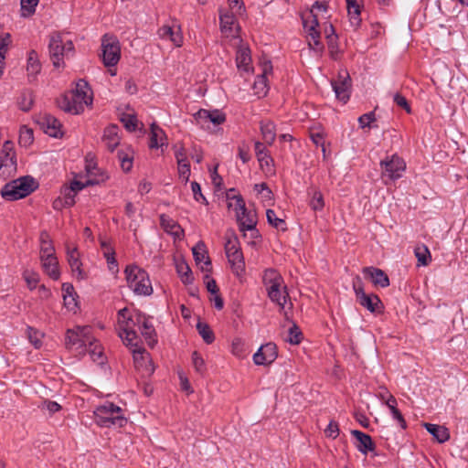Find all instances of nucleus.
Instances as JSON below:
<instances>
[{
  "label": "nucleus",
  "mask_w": 468,
  "mask_h": 468,
  "mask_svg": "<svg viewBox=\"0 0 468 468\" xmlns=\"http://www.w3.org/2000/svg\"><path fill=\"white\" fill-rule=\"evenodd\" d=\"M125 279L130 289L137 295L150 296L153 287L148 273L137 265H127Z\"/></svg>",
  "instance_id": "2"
},
{
  "label": "nucleus",
  "mask_w": 468,
  "mask_h": 468,
  "mask_svg": "<svg viewBox=\"0 0 468 468\" xmlns=\"http://www.w3.org/2000/svg\"><path fill=\"white\" fill-rule=\"evenodd\" d=\"M225 253L236 275H240L245 271V261L240 249L238 236L232 229H228L225 234Z\"/></svg>",
  "instance_id": "3"
},
{
  "label": "nucleus",
  "mask_w": 468,
  "mask_h": 468,
  "mask_svg": "<svg viewBox=\"0 0 468 468\" xmlns=\"http://www.w3.org/2000/svg\"><path fill=\"white\" fill-rule=\"evenodd\" d=\"M210 177L215 189L218 191L221 190L223 186V178L218 173V165H215L212 170H210Z\"/></svg>",
  "instance_id": "62"
},
{
  "label": "nucleus",
  "mask_w": 468,
  "mask_h": 468,
  "mask_svg": "<svg viewBox=\"0 0 468 468\" xmlns=\"http://www.w3.org/2000/svg\"><path fill=\"white\" fill-rule=\"evenodd\" d=\"M308 37H310L308 45L311 49L315 52H322L324 50V45L320 40V32L314 31V29L308 28Z\"/></svg>",
  "instance_id": "46"
},
{
  "label": "nucleus",
  "mask_w": 468,
  "mask_h": 468,
  "mask_svg": "<svg viewBox=\"0 0 468 468\" xmlns=\"http://www.w3.org/2000/svg\"><path fill=\"white\" fill-rule=\"evenodd\" d=\"M331 85L335 97L346 103L350 98L351 78L349 73L346 70H341L337 79L331 80Z\"/></svg>",
  "instance_id": "9"
},
{
  "label": "nucleus",
  "mask_w": 468,
  "mask_h": 468,
  "mask_svg": "<svg viewBox=\"0 0 468 468\" xmlns=\"http://www.w3.org/2000/svg\"><path fill=\"white\" fill-rule=\"evenodd\" d=\"M10 43V34H5V37L0 38V77L3 74L2 62L5 59V54L7 50V47Z\"/></svg>",
  "instance_id": "54"
},
{
  "label": "nucleus",
  "mask_w": 468,
  "mask_h": 468,
  "mask_svg": "<svg viewBox=\"0 0 468 468\" xmlns=\"http://www.w3.org/2000/svg\"><path fill=\"white\" fill-rule=\"evenodd\" d=\"M34 141L33 130L27 127L26 125L22 126L19 130V137L18 144L22 147H28L32 144Z\"/></svg>",
  "instance_id": "44"
},
{
  "label": "nucleus",
  "mask_w": 468,
  "mask_h": 468,
  "mask_svg": "<svg viewBox=\"0 0 468 468\" xmlns=\"http://www.w3.org/2000/svg\"><path fill=\"white\" fill-rule=\"evenodd\" d=\"M191 189L193 192L194 199L197 202H201L205 205H207L208 202L206 197L202 194L201 186L197 181L191 182Z\"/></svg>",
  "instance_id": "55"
},
{
  "label": "nucleus",
  "mask_w": 468,
  "mask_h": 468,
  "mask_svg": "<svg viewBox=\"0 0 468 468\" xmlns=\"http://www.w3.org/2000/svg\"><path fill=\"white\" fill-rule=\"evenodd\" d=\"M160 225L165 231H171L175 228H179L174 219L165 214H161L159 217Z\"/></svg>",
  "instance_id": "57"
},
{
  "label": "nucleus",
  "mask_w": 468,
  "mask_h": 468,
  "mask_svg": "<svg viewBox=\"0 0 468 468\" xmlns=\"http://www.w3.org/2000/svg\"><path fill=\"white\" fill-rule=\"evenodd\" d=\"M427 431L439 442L443 443L450 439V431L445 426L424 423Z\"/></svg>",
  "instance_id": "22"
},
{
  "label": "nucleus",
  "mask_w": 468,
  "mask_h": 468,
  "mask_svg": "<svg viewBox=\"0 0 468 468\" xmlns=\"http://www.w3.org/2000/svg\"><path fill=\"white\" fill-rule=\"evenodd\" d=\"M17 171L16 155H0V177L6 180L13 177Z\"/></svg>",
  "instance_id": "15"
},
{
  "label": "nucleus",
  "mask_w": 468,
  "mask_h": 468,
  "mask_svg": "<svg viewBox=\"0 0 468 468\" xmlns=\"http://www.w3.org/2000/svg\"><path fill=\"white\" fill-rule=\"evenodd\" d=\"M331 33L326 30V41L331 58L334 60L338 59L339 48H338V36L335 33V27L330 24Z\"/></svg>",
  "instance_id": "35"
},
{
  "label": "nucleus",
  "mask_w": 468,
  "mask_h": 468,
  "mask_svg": "<svg viewBox=\"0 0 468 468\" xmlns=\"http://www.w3.org/2000/svg\"><path fill=\"white\" fill-rule=\"evenodd\" d=\"M131 322H133V317H129L127 319L125 325H122V332L119 333V336L122 338L123 344L132 350L133 348H137L140 346H138V335L133 329Z\"/></svg>",
  "instance_id": "16"
},
{
  "label": "nucleus",
  "mask_w": 468,
  "mask_h": 468,
  "mask_svg": "<svg viewBox=\"0 0 468 468\" xmlns=\"http://www.w3.org/2000/svg\"><path fill=\"white\" fill-rule=\"evenodd\" d=\"M260 130L265 144L271 145L276 138V125L274 122L270 120L261 121Z\"/></svg>",
  "instance_id": "25"
},
{
  "label": "nucleus",
  "mask_w": 468,
  "mask_h": 468,
  "mask_svg": "<svg viewBox=\"0 0 468 468\" xmlns=\"http://www.w3.org/2000/svg\"><path fill=\"white\" fill-rule=\"evenodd\" d=\"M39 0H21L20 7H21V16L29 17L33 16L36 12V7L38 4Z\"/></svg>",
  "instance_id": "49"
},
{
  "label": "nucleus",
  "mask_w": 468,
  "mask_h": 468,
  "mask_svg": "<svg viewBox=\"0 0 468 468\" xmlns=\"http://www.w3.org/2000/svg\"><path fill=\"white\" fill-rule=\"evenodd\" d=\"M278 356L277 346L269 342L262 345L253 355V362L258 366L271 365Z\"/></svg>",
  "instance_id": "10"
},
{
  "label": "nucleus",
  "mask_w": 468,
  "mask_h": 468,
  "mask_svg": "<svg viewBox=\"0 0 468 468\" xmlns=\"http://www.w3.org/2000/svg\"><path fill=\"white\" fill-rule=\"evenodd\" d=\"M41 65L38 60L37 53L35 50H31L27 58V70L29 80H33L36 76L39 73Z\"/></svg>",
  "instance_id": "33"
},
{
  "label": "nucleus",
  "mask_w": 468,
  "mask_h": 468,
  "mask_svg": "<svg viewBox=\"0 0 468 468\" xmlns=\"http://www.w3.org/2000/svg\"><path fill=\"white\" fill-rule=\"evenodd\" d=\"M132 353L135 364H140L141 361H144L146 358H148V354L145 352V349L143 346L133 348Z\"/></svg>",
  "instance_id": "64"
},
{
  "label": "nucleus",
  "mask_w": 468,
  "mask_h": 468,
  "mask_svg": "<svg viewBox=\"0 0 468 468\" xmlns=\"http://www.w3.org/2000/svg\"><path fill=\"white\" fill-rule=\"evenodd\" d=\"M309 206L314 211H321L324 207V196L316 187H310L307 190Z\"/></svg>",
  "instance_id": "28"
},
{
  "label": "nucleus",
  "mask_w": 468,
  "mask_h": 468,
  "mask_svg": "<svg viewBox=\"0 0 468 468\" xmlns=\"http://www.w3.org/2000/svg\"><path fill=\"white\" fill-rule=\"evenodd\" d=\"M250 50L249 48H240L237 51L236 63L239 69L249 72L250 69Z\"/></svg>",
  "instance_id": "31"
},
{
  "label": "nucleus",
  "mask_w": 468,
  "mask_h": 468,
  "mask_svg": "<svg viewBox=\"0 0 468 468\" xmlns=\"http://www.w3.org/2000/svg\"><path fill=\"white\" fill-rule=\"evenodd\" d=\"M254 190L258 194H261L262 197H264L265 199L271 200L273 197L272 191L270 189L268 185L264 182H262L261 184H256L254 186Z\"/></svg>",
  "instance_id": "58"
},
{
  "label": "nucleus",
  "mask_w": 468,
  "mask_h": 468,
  "mask_svg": "<svg viewBox=\"0 0 468 468\" xmlns=\"http://www.w3.org/2000/svg\"><path fill=\"white\" fill-rule=\"evenodd\" d=\"M347 5V13L351 26L357 29L361 24V7L356 0H346Z\"/></svg>",
  "instance_id": "27"
},
{
  "label": "nucleus",
  "mask_w": 468,
  "mask_h": 468,
  "mask_svg": "<svg viewBox=\"0 0 468 468\" xmlns=\"http://www.w3.org/2000/svg\"><path fill=\"white\" fill-rule=\"evenodd\" d=\"M101 58L104 66H115L121 58V47L118 39L112 36L104 35L101 39Z\"/></svg>",
  "instance_id": "6"
},
{
  "label": "nucleus",
  "mask_w": 468,
  "mask_h": 468,
  "mask_svg": "<svg viewBox=\"0 0 468 468\" xmlns=\"http://www.w3.org/2000/svg\"><path fill=\"white\" fill-rule=\"evenodd\" d=\"M268 296L272 302L276 303L280 306L281 311L284 310L287 297L289 296L286 291L284 292V295H282L280 287H277V285L274 284L268 291Z\"/></svg>",
  "instance_id": "40"
},
{
  "label": "nucleus",
  "mask_w": 468,
  "mask_h": 468,
  "mask_svg": "<svg viewBox=\"0 0 468 468\" xmlns=\"http://www.w3.org/2000/svg\"><path fill=\"white\" fill-rule=\"evenodd\" d=\"M254 150L257 156L258 161L260 162L261 165H273L274 160L270 155V152L265 147L264 144L261 142H256L254 144Z\"/></svg>",
  "instance_id": "32"
},
{
  "label": "nucleus",
  "mask_w": 468,
  "mask_h": 468,
  "mask_svg": "<svg viewBox=\"0 0 468 468\" xmlns=\"http://www.w3.org/2000/svg\"><path fill=\"white\" fill-rule=\"evenodd\" d=\"M227 199L229 200L228 207L233 208L236 215L242 214L243 216L247 213V207L245 201L240 195L230 196L229 192H227Z\"/></svg>",
  "instance_id": "36"
},
{
  "label": "nucleus",
  "mask_w": 468,
  "mask_h": 468,
  "mask_svg": "<svg viewBox=\"0 0 468 468\" xmlns=\"http://www.w3.org/2000/svg\"><path fill=\"white\" fill-rule=\"evenodd\" d=\"M194 118L202 127L207 122L219 125L226 122V114L218 109L213 111L200 109L194 114Z\"/></svg>",
  "instance_id": "11"
},
{
  "label": "nucleus",
  "mask_w": 468,
  "mask_h": 468,
  "mask_svg": "<svg viewBox=\"0 0 468 468\" xmlns=\"http://www.w3.org/2000/svg\"><path fill=\"white\" fill-rule=\"evenodd\" d=\"M40 258L55 256V249L50 241L41 239Z\"/></svg>",
  "instance_id": "60"
},
{
  "label": "nucleus",
  "mask_w": 468,
  "mask_h": 468,
  "mask_svg": "<svg viewBox=\"0 0 468 468\" xmlns=\"http://www.w3.org/2000/svg\"><path fill=\"white\" fill-rule=\"evenodd\" d=\"M121 122L129 132H135L138 127V120L133 114H123L121 118Z\"/></svg>",
  "instance_id": "51"
},
{
  "label": "nucleus",
  "mask_w": 468,
  "mask_h": 468,
  "mask_svg": "<svg viewBox=\"0 0 468 468\" xmlns=\"http://www.w3.org/2000/svg\"><path fill=\"white\" fill-rule=\"evenodd\" d=\"M253 90L254 94L257 95L259 98L267 95L269 87L267 84L266 69H264L263 73L256 77V80L253 83Z\"/></svg>",
  "instance_id": "38"
},
{
  "label": "nucleus",
  "mask_w": 468,
  "mask_h": 468,
  "mask_svg": "<svg viewBox=\"0 0 468 468\" xmlns=\"http://www.w3.org/2000/svg\"><path fill=\"white\" fill-rule=\"evenodd\" d=\"M70 94L81 106L92 103L91 89L89 83L84 80H80L76 83V87L70 91Z\"/></svg>",
  "instance_id": "13"
},
{
  "label": "nucleus",
  "mask_w": 468,
  "mask_h": 468,
  "mask_svg": "<svg viewBox=\"0 0 468 468\" xmlns=\"http://www.w3.org/2000/svg\"><path fill=\"white\" fill-rule=\"evenodd\" d=\"M176 272L179 275L184 284H192L194 282L193 272L188 264L184 261L180 260L176 263Z\"/></svg>",
  "instance_id": "34"
},
{
  "label": "nucleus",
  "mask_w": 468,
  "mask_h": 468,
  "mask_svg": "<svg viewBox=\"0 0 468 468\" xmlns=\"http://www.w3.org/2000/svg\"><path fill=\"white\" fill-rule=\"evenodd\" d=\"M150 130L149 147L151 149H157L164 144V140L165 139V132L155 122L151 124Z\"/></svg>",
  "instance_id": "29"
},
{
  "label": "nucleus",
  "mask_w": 468,
  "mask_h": 468,
  "mask_svg": "<svg viewBox=\"0 0 468 468\" xmlns=\"http://www.w3.org/2000/svg\"><path fill=\"white\" fill-rule=\"evenodd\" d=\"M375 121H376V115H375L374 111L367 112L365 114H362L358 118L359 127L362 129L367 128V127H368V128L375 127L374 125H372V123Z\"/></svg>",
  "instance_id": "52"
},
{
  "label": "nucleus",
  "mask_w": 468,
  "mask_h": 468,
  "mask_svg": "<svg viewBox=\"0 0 468 468\" xmlns=\"http://www.w3.org/2000/svg\"><path fill=\"white\" fill-rule=\"evenodd\" d=\"M42 267L45 272L53 280L59 278V271L58 269V260L56 256L40 258Z\"/></svg>",
  "instance_id": "30"
},
{
  "label": "nucleus",
  "mask_w": 468,
  "mask_h": 468,
  "mask_svg": "<svg viewBox=\"0 0 468 468\" xmlns=\"http://www.w3.org/2000/svg\"><path fill=\"white\" fill-rule=\"evenodd\" d=\"M36 182L29 176L6 183L1 189V196L7 201H15L26 197L36 189Z\"/></svg>",
  "instance_id": "4"
},
{
  "label": "nucleus",
  "mask_w": 468,
  "mask_h": 468,
  "mask_svg": "<svg viewBox=\"0 0 468 468\" xmlns=\"http://www.w3.org/2000/svg\"><path fill=\"white\" fill-rule=\"evenodd\" d=\"M193 257L198 265L204 261L206 268L202 267V271H208L207 267L211 266V261L207 255L206 245L203 241H198L192 249Z\"/></svg>",
  "instance_id": "23"
},
{
  "label": "nucleus",
  "mask_w": 468,
  "mask_h": 468,
  "mask_svg": "<svg viewBox=\"0 0 468 468\" xmlns=\"http://www.w3.org/2000/svg\"><path fill=\"white\" fill-rule=\"evenodd\" d=\"M132 317L133 318V322H131L132 325L138 326L147 345L154 348L157 343V334L150 321V317L140 311H137L134 316Z\"/></svg>",
  "instance_id": "7"
},
{
  "label": "nucleus",
  "mask_w": 468,
  "mask_h": 468,
  "mask_svg": "<svg viewBox=\"0 0 468 468\" xmlns=\"http://www.w3.org/2000/svg\"><path fill=\"white\" fill-rule=\"evenodd\" d=\"M359 304L368 310L370 313L382 312L384 305L380 298L374 293L363 296V298L357 301Z\"/></svg>",
  "instance_id": "21"
},
{
  "label": "nucleus",
  "mask_w": 468,
  "mask_h": 468,
  "mask_svg": "<svg viewBox=\"0 0 468 468\" xmlns=\"http://www.w3.org/2000/svg\"><path fill=\"white\" fill-rule=\"evenodd\" d=\"M119 127L117 125H110L104 129L102 141L110 152H113L120 144L118 136Z\"/></svg>",
  "instance_id": "20"
},
{
  "label": "nucleus",
  "mask_w": 468,
  "mask_h": 468,
  "mask_svg": "<svg viewBox=\"0 0 468 468\" xmlns=\"http://www.w3.org/2000/svg\"><path fill=\"white\" fill-rule=\"evenodd\" d=\"M363 273L369 278L375 286L387 288L389 286V279L384 271L376 267H365Z\"/></svg>",
  "instance_id": "17"
},
{
  "label": "nucleus",
  "mask_w": 468,
  "mask_h": 468,
  "mask_svg": "<svg viewBox=\"0 0 468 468\" xmlns=\"http://www.w3.org/2000/svg\"><path fill=\"white\" fill-rule=\"evenodd\" d=\"M107 178L108 176L101 173L100 175V178H89L85 182L75 179L70 183L69 187L77 194L86 186L99 185L100 183L104 182Z\"/></svg>",
  "instance_id": "37"
},
{
  "label": "nucleus",
  "mask_w": 468,
  "mask_h": 468,
  "mask_svg": "<svg viewBox=\"0 0 468 468\" xmlns=\"http://www.w3.org/2000/svg\"><path fill=\"white\" fill-rule=\"evenodd\" d=\"M192 363L195 367V370L198 374L203 375L205 373V371H206L205 361L197 351H194L192 353Z\"/></svg>",
  "instance_id": "53"
},
{
  "label": "nucleus",
  "mask_w": 468,
  "mask_h": 468,
  "mask_svg": "<svg viewBox=\"0 0 468 468\" xmlns=\"http://www.w3.org/2000/svg\"><path fill=\"white\" fill-rule=\"evenodd\" d=\"M382 176L388 177L390 180H397L402 176V173L406 169V164L402 158L397 154H393L390 159L387 158L380 162Z\"/></svg>",
  "instance_id": "8"
},
{
  "label": "nucleus",
  "mask_w": 468,
  "mask_h": 468,
  "mask_svg": "<svg viewBox=\"0 0 468 468\" xmlns=\"http://www.w3.org/2000/svg\"><path fill=\"white\" fill-rule=\"evenodd\" d=\"M418 265L427 266L431 261V252L425 245L417 247L414 250Z\"/></svg>",
  "instance_id": "48"
},
{
  "label": "nucleus",
  "mask_w": 468,
  "mask_h": 468,
  "mask_svg": "<svg viewBox=\"0 0 468 468\" xmlns=\"http://www.w3.org/2000/svg\"><path fill=\"white\" fill-rule=\"evenodd\" d=\"M178 173L181 178L186 183L190 176V164L188 161L178 162Z\"/></svg>",
  "instance_id": "61"
},
{
  "label": "nucleus",
  "mask_w": 468,
  "mask_h": 468,
  "mask_svg": "<svg viewBox=\"0 0 468 468\" xmlns=\"http://www.w3.org/2000/svg\"><path fill=\"white\" fill-rule=\"evenodd\" d=\"M61 194L63 195L64 205H68L69 207L75 204L76 193L69 186H66Z\"/></svg>",
  "instance_id": "59"
},
{
  "label": "nucleus",
  "mask_w": 468,
  "mask_h": 468,
  "mask_svg": "<svg viewBox=\"0 0 468 468\" xmlns=\"http://www.w3.org/2000/svg\"><path fill=\"white\" fill-rule=\"evenodd\" d=\"M23 277L27 284L28 289L31 291L37 287V284L39 282L38 274L33 271H26L23 274Z\"/></svg>",
  "instance_id": "56"
},
{
  "label": "nucleus",
  "mask_w": 468,
  "mask_h": 468,
  "mask_svg": "<svg viewBox=\"0 0 468 468\" xmlns=\"http://www.w3.org/2000/svg\"><path fill=\"white\" fill-rule=\"evenodd\" d=\"M48 51L53 66L55 68H60L64 67V58L73 56L74 45L70 40L63 42L61 35L55 33L50 36Z\"/></svg>",
  "instance_id": "5"
},
{
  "label": "nucleus",
  "mask_w": 468,
  "mask_h": 468,
  "mask_svg": "<svg viewBox=\"0 0 468 468\" xmlns=\"http://www.w3.org/2000/svg\"><path fill=\"white\" fill-rule=\"evenodd\" d=\"M68 262L71 268V271L76 274L79 280L86 279V273L81 269V261L79 259V253L76 248L69 250H68Z\"/></svg>",
  "instance_id": "24"
},
{
  "label": "nucleus",
  "mask_w": 468,
  "mask_h": 468,
  "mask_svg": "<svg viewBox=\"0 0 468 468\" xmlns=\"http://www.w3.org/2000/svg\"><path fill=\"white\" fill-rule=\"evenodd\" d=\"M57 105L65 112L79 114L83 111L84 107L74 100L73 96L69 94H63L57 100Z\"/></svg>",
  "instance_id": "18"
},
{
  "label": "nucleus",
  "mask_w": 468,
  "mask_h": 468,
  "mask_svg": "<svg viewBox=\"0 0 468 468\" xmlns=\"http://www.w3.org/2000/svg\"><path fill=\"white\" fill-rule=\"evenodd\" d=\"M235 16L232 13L225 12L219 14L220 30L222 33L230 35L233 32V25L235 24Z\"/></svg>",
  "instance_id": "39"
},
{
  "label": "nucleus",
  "mask_w": 468,
  "mask_h": 468,
  "mask_svg": "<svg viewBox=\"0 0 468 468\" xmlns=\"http://www.w3.org/2000/svg\"><path fill=\"white\" fill-rule=\"evenodd\" d=\"M128 151L125 152L122 149H120L117 153V157L119 159V162L121 164V167L123 170V172L127 173L131 171L133 167V153L130 149H127Z\"/></svg>",
  "instance_id": "43"
},
{
  "label": "nucleus",
  "mask_w": 468,
  "mask_h": 468,
  "mask_svg": "<svg viewBox=\"0 0 468 468\" xmlns=\"http://www.w3.org/2000/svg\"><path fill=\"white\" fill-rule=\"evenodd\" d=\"M288 335L286 341L292 345H299L303 339V333L296 324L289 328Z\"/></svg>",
  "instance_id": "50"
},
{
  "label": "nucleus",
  "mask_w": 468,
  "mask_h": 468,
  "mask_svg": "<svg viewBox=\"0 0 468 468\" xmlns=\"http://www.w3.org/2000/svg\"><path fill=\"white\" fill-rule=\"evenodd\" d=\"M197 330L206 344H211L214 342V333L207 323L198 321L197 324Z\"/></svg>",
  "instance_id": "45"
},
{
  "label": "nucleus",
  "mask_w": 468,
  "mask_h": 468,
  "mask_svg": "<svg viewBox=\"0 0 468 468\" xmlns=\"http://www.w3.org/2000/svg\"><path fill=\"white\" fill-rule=\"evenodd\" d=\"M81 331L68 329L66 333V346L68 348H81L88 344V339H81Z\"/></svg>",
  "instance_id": "26"
},
{
  "label": "nucleus",
  "mask_w": 468,
  "mask_h": 468,
  "mask_svg": "<svg viewBox=\"0 0 468 468\" xmlns=\"http://www.w3.org/2000/svg\"><path fill=\"white\" fill-rule=\"evenodd\" d=\"M166 39H169L171 42H173L176 47H180L183 43V36L180 31V27H178L177 30H176L174 27H172L171 35H169Z\"/></svg>",
  "instance_id": "63"
},
{
  "label": "nucleus",
  "mask_w": 468,
  "mask_h": 468,
  "mask_svg": "<svg viewBox=\"0 0 468 468\" xmlns=\"http://www.w3.org/2000/svg\"><path fill=\"white\" fill-rule=\"evenodd\" d=\"M351 434L357 440L358 444L356 445V449L361 453L367 454L368 452L375 450V443L368 434L358 430L351 431Z\"/></svg>",
  "instance_id": "19"
},
{
  "label": "nucleus",
  "mask_w": 468,
  "mask_h": 468,
  "mask_svg": "<svg viewBox=\"0 0 468 468\" xmlns=\"http://www.w3.org/2000/svg\"><path fill=\"white\" fill-rule=\"evenodd\" d=\"M34 103L33 92L29 90H24L18 99L17 104L21 111L27 112L31 110Z\"/></svg>",
  "instance_id": "42"
},
{
  "label": "nucleus",
  "mask_w": 468,
  "mask_h": 468,
  "mask_svg": "<svg viewBox=\"0 0 468 468\" xmlns=\"http://www.w3.org/2000/svg\"><path fill=\"white\" fill-rule=\"evenodd\" d=\"M37 123L40 125L45 133L51 137L58 138L62 136L61 123L60 122L50 114H44L37 120Z\"/></svg>",
  "instance_id": "12"
},
{
  "label": "nucleus",
  "mask_w": 468,
  "mask_h": 468,
  "mask_svg": "<svg viewBox=\"0 0 468 468\" xmlns=\"http://www.w3.org/2000/svg\"><path fill=\"white\" fill-rule=\"evenodd\" d=\"M94 419L99 426L107 428L112 426L122 428L127 423L122 409L110 401L96 408Z\"/></svg>",
  "instance_id": "1"
},
{
  "label": "nucleus",
  "mask_w": 468,
  "mask_h": 468,
  "mask_svg": "<svg viewBox=\"0 0 468 468\" xmlns=\"http://www.w3.org/2000/svg\"><path fill=\"white\" fill-rule=\"evenodd\" d=\"M236 219L239 224V231L245 232L246 230L251 231L252 238L259 237V231L256 229L257 221L255 219V214L252 211L247 209V213L243 216L236 215Z\"/></svg>",
  "instance_id": "14"
},
{
  "label": "nucleus",
  "mask_w": 468,
  "mask_h": 468,
  "mask_svg": "<svg viewBox=\"0 0 468 468\" xmlns=\"http://www.w3.org/2000/svg\"><path fill=\"white\" fill-rule=\"evenodd\" d=\"M267 221L270 225L274 227L277 229H281L282 231L287 230V224L284 219L279 218L276 216V213L272 209H267L266 211Z\"/></svg>",
  "instance_id": "47"
},
{
  "label": "nucleus",
  "mask_w": 468,
  "mask_h": 468,
  "mask_svg": "<svg viewBox=\"0 0 468 468\" xmlns=\"http://www.w3.org/2000/svg\"><path fill=\"white\" fill-rule=\"evenodd\" d=\"M263 283L267 288V291L270 290V288L276 284L277 287H281V282L282 281V276L277 272L274 269H268L264 271L263 274Z\"/></svg>",
  "instance_id": "41"
}]
</instances>
